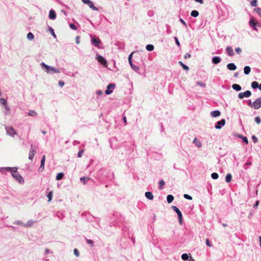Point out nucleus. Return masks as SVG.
<instances>
[{"label":"nucleus","instance_id":"f257e3e1","mask_svg":"<svg viewBox=\"0 0 261 261\" xmlns=\"http://www.w3.org/2000/svg\"><path fill=\"white\" fill-rule=\"evenodd\" d=\"M18 168L14 167H1L0 172L2 174H6V172H10L12 177L17 181L19 184L23 185L24 183V180L22 176L17 171Z\"/></svg>","mask_w":261,"mask_h":261},{"label":"nucleus","instance_id":"f03ea898","mask_svg":"<svg viewBox=\"0 0 261 261\" xmlns=\"http://www.w3.org/2000/svg\"><path fill=\"white\" fill-rule=\"evenodd\" d=\"M40 65L42 69L48 74H53L54 73H59L61 72L59 69L48 66L44 62L41 63Z\"/></svg>","mask_w":261,"mask_h":261},{"label":"nucleus","instance_id":"7ed1b4c3","mask_svg":"<svg viewBox=\"0 0 261 261\" xmlns=\"http://www.w3.org/2000/svg\"><path fill=\"white\" fill-rule=\"evenodd\" d=\"M249 24L253 30L256 31H257V27H260V24L258 22H256V20L254 17H251L249 21Z\"/></svg>","mask_w":261,"mask_h":261},{"label":"nucleus","instance_id":"20e7f679","mask_svg":"<svg viewBox=\"0 0 261 261\" xmlns=\"http://www.w3.org/2000/svg\"><path fill=\"white\" fill-rule=\"evenodd\" d=\"M7 134L11 137H14L16 134V130L12 126H5Z\"/></svg>","mask_w":261,"mask_h":261},{"label":"nucleus","instance_id":"39448f33","mask_svg":"<svg viewBox=\"0 0 261 261\" xmlns=\"http://www.w3.org/2000/svg\"><path fill=\"white\" fill-rule=\"evenodd\" d=\"M96 60L98 61L99 63L102 64L104 66H107V60L99 55H97L96 57Z\"/></svg>","mask_w":261,"mask_h":261},{"label":"nucleus","instance_id":"423d86ee","mask_svg":"<svg viewBox=\"0 0 261 261\" xmlns=\"http://www.w3.org/2000/svg\"><path fill=\"white\" fill-rule=\"evenodd\" d=\"M253 108L255 110H258L261 107V96L253 102Z\"/></svg>","mask_w":261,"mask_h":261},{"label":"nucleus","instance_id":"0eeeda50","mask_svg":"<svg viewBox=\"0 0 261 261\" xmlns=\"http://www.w3.org/2000/svg\"><path fill=\"white\" fill-rule=\"evenodd\" d=\"M115 88V84L113 83L109 84L107 87V89L105 91V93L107 95H110L113 92L112 89H114Z\"/></svg>","mask_w":261,"mask_h":261},{"label":"nucleus","instance_id":"6e6552de","mask_svg":"<svg viewBox=\"0 0 261 261\" xmlns=\"http://www.w3.org/2000/svg\"><path fill=\"white\" fill-rule=\"evenodd\" d=\"M225 124V120L224 119H222L220 121H218L215 126L216 129H220Z\"/></svg>","mask_w":261,"mask_h":261},{"label":"nucleus","instance_id":"1a4fd4ad","mask_svg":"<svg viewBox=\"0 0 261 261\" xmlns=\"http://www.w3.org/2000/svg\"><path fill=\"white\" fill-rule=\"evenodd\" d=\"M222 59L219 56H214L212 59V62L214 64H218L221 62Z\"/></svg>","mask_w":261,"mask_h":261},{"label":"nucleus","instance_id":"9d476101","mask_svg":"<svg viewBox=\"0 0 261 261\" xmlns=\"http://www.w3.org/2000/svg\"><path fill=\"white\" fill-rule=\"evenodd\" d=\"M100 42V40L96 37H93L91 39V43L95 46H98Z\"/></svg>","mask_w":261,"mask_h":261},{"label":"nucleus","instance_id":"9b49d317","mask_svg":"<svg viewBox=\"0 0 261 261\" xmlns=\"http://www.w3.org/2000/svg\"><path fill=\"white\" fill-rule=\"evenodd\" d=\"M226 51L228 56L232 57L234 55V52L232 47L227 46L226 48Z\"/></svg>","mask_w":261,"mask_h":261},{"label":"nucleus","instance_id":"f8f14e48","mask_svg":"<svg viewBox=\"0 0 261 261\" xmlns=\"http://www.w3.org/2000/svg\"><path fill=\"white\" fill-rule=\"evenodd\" d=\"M48 17L49 19L52 20L56 18V13L54 10H50L49 11Z\"/></svg>","mask_w":261,"mask_h":261},{"label":"nucleus","instance_id":"ddd939ff","mask_svg":"<svg viewBox=\"0 0 261 261\" xmlns=\"http://www.w3.org/2000/svg\"><path fill=\"white\" fill-rule=\"evenodd\" d=\"M227 67L229 70L231 71L235 70L237 69L236 65L233 63H228L227 65Z\"/></svg>","mask_w":261,"mask_h":261},{"label":"nucleus","instance_id":"4468645a","mask_svg":"<svg viewBox=\"0 0 261 261\" xmlns=\"http://www.w3.org/2000/svg\"><path fill=\"white\" fill-rule=\"evenodd\" d=\"M145 196L149 200H153L154 198L152 193L149 191L145 192Z\"/></svg>","mask_w":261,"mask_h":261},{"label":"nucleus","instance_id":"2eb2a0df","mask_svg":"<svg viewBox=\"0 0 261 261\" xmlns=\"http://www.w3.org/2000/svg\"><path fill=\"white\" fill-rule=\"evenodd\" d=\"M35 223H36L35 221H33L32 220H30L28 221L27 223L23 224V226L27 227H30L32 226Z\"/></svg>","mask_w":261,"mask_h":261},{"label":"nucleus","instance_id":"dca6fc26","mask_svg":"<svg viewBox=\"0 0 261 261\" xmlns=\"http://www.w3.org/2000/svg\"><path fill=\"white\" fill-rule=\"evenodd\" d=\"M232 88L233 90L237 91H240L242 89L241 86L237 84H232Z\"/></svg>","mask_w":261,"mask_h":261},{"label":"nucleus","instance_id":"f3484780","mask_svg":"<svg viewBox=\"0 0 261 261\" xmlns=\"http://www.w3.org/2000/svg\"><path fill=\"white\" fill-rule=\"evenodd\" d=\"M220 114H221L220 112L218 110L213 111H212L211 113V115L214 117H217L220 116Z\"/></svg>","mask_w":261,"mask_h":261},{"label":"nucleus","instance_id":"a211bd4d","mask_svg":"<svg viewBox=\"0 0 261 261\" xmlns=\"http://www.w3.org/2000/svg\"><path fill=\"white\" fill-rule=\"evenodd\" d=\"M225 180L227 183H229L232 180V175L230 173L227 174Z\"/></svg>","mask_w":261,"mask_h":261},{"label":"nucleus","instance_id":"6ab92c4d","mask_svg":"<svg viewBox=\"0 0 261 261\" xmlns=\"http://www.w3.org/2000/svg\"><path fill=\"white\" fill-rule=\"evenodd\" d=\"M251 71V68L249 66H246L244 68V73L246 75H248Z\"/></svg>","mask_w":261,"mask_h":261},{"label":"nucleus","instance_id":"aec40b11","mask_svg":"<svg viewBox=\"0 0 261 261\" xmlns=\"http://www.w3.org/2000/svg\"><path fill=\"white\" fill-rule=\"evenodd\" d=\"M35 151L33 149L32 145H31V150L30 151L29 158L30 160H32Z\"/></svg>","mask_w":261,"mask_h":261},{"label":"nucleus","instance_id":"412c9836","mask_svg":"<svg viewBox=\"0 0 261 261\" xmlns=\"http://www.w3.org/2000/svg\"><path fill=\"white\" fill-rule=\"evenodd\" d=\"M64 176V174L63 172H60L57 174L56 177V179L57 180H61Z\"/></svg>","mask_w":261,"mask_h":261},{"label":"nucleus","instance_id":"4be33fe9","mask_svg":"<svg viewBox=\"0 0 261 261\" xmlns=\"http://www.w3.org/2000/svg\"><path fill=\"white\" fill-rule=\"evenodd\" d=\"M174 200V196L172 195H168L167 196V201L168 203H171Z\"/></svg>","mask_w":261,"mask_h":261},{"label":"nucleus","instance_id":"5701e85b","mask_svg":"<svg viewBox=\"0 0 261 261\" xmlns=\"http://www.w3.org/2000/svg\"><path fill=\"white\" fill-rule=\"evenodd\" d=\"M89 179H90V178L86 177V176L82 177L80 179V181L81 182H83V184L84 185L86 184Z\"/></svg>","mask_w":261,"mask_h":261},{"label":"nucleus","instance_id":"b1692460","mask_svg":"<svg viewBox=\"0 0 261 261\" xmlns=\"http://www.w3.org/2000/svg\"><path fill=\"white\" fill-rule=\"evenodd\" d=\"M238 137L241 139H242V141L244 143H245V144H248V139L246 137H245V136H243V135H239L238 136Z\"/></svg>","mask_w":261,"mask_h":261},{"label":"nucleus","instance_id":"393cba45","mask_svg":"<svg viewBox=\"0 0 261 261\" xmlns=\"http://www.w3.org/2000/svg\"><path fill=\"white\" fill-rule=\"evenodd\" d=\"M87 5L93 10H95V11L98 10V8L94 6L93 3L91 1H90V3H88Z\"/></svg>","mask_w":261,"mask_h":261},{"label":"nucleus","instance_id":"a878e982","mask_svg":"<svg viewBox=\"0 0 261 261\" xmlns=\"http://www.w3.org/2000/svg\"><path fill=\"white\" fill-rule=\"evenodd\" d=\"M132 69L136 72H138L139 70V67L137 66H136L133 64V62H131V63H129Z\"/></svg>","mask_w":261,"mask_h":261},{"label":"nucleus","instance_id":"bb28decb","mask_svg":"<svg viewBox=\"0 0 261 261\" xmlns=\"http://www.w3.org/2000/svg\"><path fill=\"white\" fill-rule=\"evenodd\" d=\"M28 115L32 117H35L37 115V113L34 110H30L28 113Z\"/></svg>","mask_w":261,"mask_h":261},{"label":"nucleus","instance_id":"cd10ccee","mask_svg":"<svg viewBox=\"0 0 261 261\" xmlns=\"http://www.w3.org/2000/svg\"><path fill=\"white\" fill-rule=\"evenodd\" d=\"M191 15L193 17H196L199 15V12L197 10H193L191 13Z\"/></svg>","mask_w":261,"mask_h":261},{"label":"nucleus","instance_id":"c85d7f7f","mask_svg":"<svg viewBox=\"0 0 261 261\" xmlns=\"http://www.w3.org/2000/svg\"><path fill=\"white\" fill-rule=\"evenodd\" d=\"M159 189L162 190L163 188V186L165 185V183L163 179H161L159 182Z\"/></svg>","mask_w":261,"mask_h":261},{"label":"nucleus","instance_id":"c756f323","mask_svg":"<svg viewBox=\"0 0 261 261\" xmlns=\"http://www.w3.org/2000/svg\"><path fill=\"white\" fill-rule=\"evenodd\" d=\"M154 46L152 44H147L146 46V49L149 51H152L154 49Z\"/></svg>","mask_w":261,"mask_h":261},{"label":"nucleus","instance_id":"7c9ffc66","mask_svg":"<svg viewBox=\"0 0 261 261\" xmlns=\"http://www.w3.org/2000/svg\"><path fill=\"white\" fill-rule=\"evenodd\" d=\"M27 37L29 40H32L34 38V35L32 33L29 32L28 33Z\"/></svg>","mask_w":261,"mask_h":261},{"label":"nucleus","instance_id":"2f4dec72","mask_svg":"<svg viewBox=\"0 0 261 261\" xmlns=\"http://www.w3.org/2000/svg\"><path fill=\"white\" fill-rule=\"evenodd\" d=\"M181 259L184 260H187L189 259V254H187V253H183L182 255H181Z\"/></svg>","mask_w":261,"mask_h":261},{"label":"nucleus","instance_id":"473e14b6","mask_svg":"<svg viewBox=\"0 0 261 261\" xmlns=\"http://www.w3.org/2000/svg\"><path fill=\"white\" fill-rule=\"evenodd\" d=\"M178 219L179 221V223L180 225L182 224L183 221H182V215L181 212L179 214H177Z\"/></svg>","mask_w":261,"mask_h":261},{"label":"nucleus","instance_id":"72a5a7b5","mask_svg":"<svg viewBox=\"0 0 261 261\" xmlns=\"http://www.w3.org/2000/svg\"><path fill=\"white\" fill-rule=\"evenodd\" d=\"M258 83L257 82L254 81L251 83V87L253 89H256L258 88Z\"/></svg>","mask_w":261,"mask_h":261},{"label":"nucleus","instance_id":"f704fd0d","mask_svg":"<svg viewBox=\"0 0 261 261\" xmlns=\"http://www.w3.org/2000/svg\"><path fill=\"white\" fill-rule=\"evenodd\" d=\"M171 208L176 213L177 215L181 213L180 211L179 210L178 207H177L176 206L172 205L171 206Z\"/></svg>","mask_w":261,"mask_h":261},{"label":"nucleus","instance_id":"c9c22d12","mask_svg":"<svg viewBox=\"0 0 261 261\" xmlns=\"http://www.w3.org/2000/svg\"><path fill=\"white\" fill-rule=\"evenodd\" d=\"M179 64L182 66L183 69L186 71H188L189 69V68L185 64H184L182 62L179 61Z\"/></svg>","mask_w":261,"mask_h":261},{"label":"nucleus","instance_id":"e433bc0d","mask_svg":"<svg viewBox=\"0 0 261 261\" xmlns=\"http://www.w3.org/2000/svg\"><path fill=\"white\" fill-rule=\"evenodd\" d=\"M211 177L213 179H217L219 177L218 174L216 172H213L211 174Z\"/></svg>","mask_w":261,"mask_h":261},{"label":"nucleus","instance_id":"4c0bfd02","mask_svg":"<svg viewBox=\"0 0 261 261\" xmlns=\"http://www.w3.org/2000/svg\"><path fill=\"white\" fill-rule=\"evenodd\" d=\"M254 11L256 12L258 16L261 18V8H255L254 9Z\"/></svg>","mask_w":261,"mask_h":261},{"label":"nucleus","instance_id":"58836bf2","mask_svg":"<svg viewBox=\"0 0 261 261\" xmlns=\"http://www.w3.org/2000/svg\"><path fill=\"white\" fill-rule=\"evenodd\" d=\"M244 97H246V94H245V92H241L240 93H239L238 94V98L242 99L243 98H244Z\"/></svg>","mask_w":261,"mask_h":261},{"label":"nucleus","instance_id":"ea45409f","mask_svg":"<svg viewBox=\"0 0 261 261\" xmlns=\"http://www.w3.org/2000/svg\"><path fill=\"white\" fill-rule=\"evenodd\" d=\"M193 143L195 144V145L198 147H200L201 146V143L199 142V141H197V138H195L194 140H193Z\"/></svg>","mask_w":261,"mask_h":261},{"label":"nucleus","instance_id":"a19ab883","mask_svg":"<svg viewBox=\"0 0 261 261\" xmlns=\"http://www.w3.org/2000/svg\"><path fill=\"white\" fill-rule=\"evenodd\" d=\"M47 197L48 199V202L50 201L52 199V198H53V192L52 191H50L49 192L47 195Z\"/></svg>","mask_w":261,"mask_h":261},{"label":"nucleus","instance_id":"79ce46f5","mask_svg":"<svg viewBox=\"0 0 261 261\" xmlns=\"http://www.w3.org/2000/svg\"><path fill=\"white\" fill-rule=\"evenodd\" d=\"M0 103L2 105L6 106L7 105V100L6 99L1 98H0Z\"/></svg>","mask_w":261,"mask_h":261},{"label":"nucleus","instance_id":"37998d69","mask_svg":"<svg viewBox=\"0 0 261 261\" xmlns=\"http://www.w3.org/2000/svg\"><path fill=\"white\" fill-rule=\"evenodd\" d=\"M86 242L87 244L90 245L91 247L94 246V242L93 240H90V239H86Z\"/></svg>","mask_w":261,"mask_h":261},{"label":"nucleus","instance_id":"c03bdc74","mask_svg":"<svg viewBox=\"0 0 261 261\" xmlns=\"http://www.w3.org/2000/svg\"><path fill=\"white\" fill-rule=\"evenodd\" d=\"M115 138H111L110 139V146H111V147L112 148V149H114V148H117V146H113V144H112V142L113 141H115Z\"/></svg>","mask_w":261,"mask_h":261},{"label":"nucleus","instance_id":"a18cd8bd","mask_svg":"<svg viewBox=\"0 0 261 261\" xmlns=\"http://www.w3.org/2000/svg\"><path fill=\"white\" fill-rule=\"evenodd\" d=\"M257 0H252V1L250 2V5H251L252 7H256V6H257Z\"/></svg>","mask_w":261,"mask_h":261},{"label":"nucleus","instance_id":"49530a36","mask_svg":"<svg viewBox=\"0 0 261 261\" xmlns=\"http://www.w3.org/2000/svg\"><path fill=\"white\" fill-rule=\"evenodd\" d=\"M49 31L50 32L51 34L53 35V36H54L55 38L56 37V35L54 32V30L52 28L49 27Z\"/></svg>","mask_w":261,"mask_h":261},{"label":"nucleus","instance_id":"de8ad7c7","mask_svg":"<svg viewBox=\"0 0 261 261\" xmlns=\"http://www.w3.org/2000/svg\"><path fill=\"white\" fill-rule=\"evenodd\" d=\"M184 197L186 199H188V200H192V197L190 195H189V194H185L184 195Z\"/></svg>","mask_w":261,"mask_h":261},{"label":"nucleus","instance_id":"09e8293b","mask_svg":"<svg viewBox=\"0 0 261 261\" xmlns=\"http://www.w3.org/2000/svg\"><path fill=\"white\" fill-rule=\"evenodd\" d=\"M255 121L257 124H260L261 123V119L259 116H256L255 118Z\"/></svg>","mask_w":261,"mask_h":261},{"label":"nucleus","instance_id":"8fccbe9b","mask_svg":"<svg viewBox=\"0 0 261 261\" xmlns=\"http://www.w3.org/2000/svg\"><path fill=\"white\" fill-rule=\"evenodd\" d=\"M74 254L76 257H79L80 255V253L77 249H74L73 250Z\"/></svg>","mask_w":261,"mask_h":261},{"label":"nucleus","instance_id":"3c124183","mask_svg":"<svg viewBox=\"0 0 261 261\" xmlns=\"http://www.w3.org/2000/svg\"><path fill=\"white\" fill-rule=\"evenodd\" d=\"M246 97H249L251 95V92L249 90L245 91Z\"/></svg>","mask_w":261,"mask_h":261},{"label":"nucleus","instance_id":"603ef678","mask_svg":"<svg viewBox=\"0 0 261 261\" xmlns=\"http://www.w3.org/2000/svg\"><path fill=\"white\" fill-rule=\"evenodd\" d=\"M4 108H5V110H4V112L6 114H7L8 112L9 111L10 109L7 105L5 106Z\"/></svg>","mask_w":261,"mask_h":261},{"label":"nucleus","instance_id":"864d4df0","mask_svg":"<svg viewBox=\"0 0 261 261\" xmlns=\"http://www.w3.org/2000/svg\"><path fill=\"white\" fill-rule=\"evenodd\" d=\"M83 152H84L83 149L80 150L77 153V157L81 158L83 155Z\"/></svg>","mask_w":261,"mask_h":261},{"label":"nucleus","instance_id":"5fc2aeb1","mask_svg":"<svg viewBox=\"0 0 261 261\" xmlns=\"http://www.w3.org/2000/svg\"><path fill=\"white\" fill-rule=\"evenodd\" d=\"M205 243L206 245L208 247H212L213 246L208 239H206Z\"/></svg>","mask_w":261,"mask_h":261},{"label":"nucleus","instance_id":"6e6d98bb","mask_svg":"<svg viewBox=\"0 0 261 261\" xmlns=\"http://www.w3.org/2000/svg\"><path fill=\"white\" fill-rule=\"evenodd\" d=\"M69 27L71 29L73 30H76L77 29L76 25H74L73 23H70Z\"/></svg>","mask_w":261,"mask_h":261},{"label":"nucleus","instance_id":"4d7b16f0","mask_svg":"<svg viewBox=\"0 0 261 261\" xmlns=\"http://www.w3.org/2000/svg\"><path fill=\"white\" fill-rule=\"evenodd\" d=\"M13 224H16V225H22L23 224L22 222L20 220L15 221V222H14Z\"/></svg>","mask_w":261,"mask_h":261},{"label":"nucleus","instance_id":"13d9d810","mask_svg":"<svg viewBox=\"0 0 261 261\" xmlns=\"http://www.w3.org/2000/svg\"><path fill=\"white\" fill-rule=\"evenodd\" d=\"M247 105L248 106L253 108V102H252L251 99H248L247 100Z\"/></svg>","mask_w":261,"mask_h":261},{"label":"nucleus","instance_id":"bf43d9fd","mask_svg":"<svg viewBox=\"0 0 261 261\" xmlns=\"http://www.w3.org/2000/svg\"><path fill=\"white\" fill-rule=\"evenodd\" d=\"M179 21H180V22L182 24H183L184 25V26H185V27H186V28L187 27V23L186 22V21H185L184 20H183L182 18H180V19H179Z\"/></svg>","mask_w":261,"mask_h":261},{"label":"nucleus","instance_id":"052dcab7","mask_svg":"<svg viewBox=\"0 0 261 261\" xmlns=\"http://www.w3.org/2000/svg\"><path fill=\"white\" fill-rule=\"evenodd\" d=\"M197 85L202 87H205V84L203 83L202 82H197Z\"/></svg>","mask_w":261,"mask_h":261},{"label":"nucleus","instance_id":"680f3d73","mask_svg":"<svg viewBox=\"0 0 261 261\" xmlns=\"http://www.w3.org/2000/svg\"><path fill=\"white\" fill-rule=\"evenodd\" d=\"M44 165L45 164H40V167L39 168V169H38V171L39 172L42 171H43L44 170Z\"/></svg>","mask_w":261,"mask_h":261},{"label":"nucleus","instance_id":"e2e57ef3","mask_svg":"<svg viewBox=\"0 0 261 261\" xmlns=\"http://www.w3.org/2000/svg\"><path fill=\"white\" fill-rule=\"evenodd\" d=\"M236 53L240 54L242 53V49L240 47H237L235 49Z\"/></svg>","mask_w":261,"mask_h":261},{"label":"nucleus","instance_id":"0e129e2a","mask_svg":"<svg viewBox=\"0 0 261 261\" xmlns=\"http://www.w3.org/2000/svg\"><path fill=\"white\" fill-rule=\"evenodd\" d=\"M134 53H132L128 56V62H129V63H131V62H132V55Z\"/></svg>","mask_w":261,"mask_h":261},{"label":"nucleus","instance_id":"69168bd1","mask_svg":"<svg viewBox=\"0 0 261 261\" xmlns=\"http://www.w3.org/2000/svg\"><path fill=\"white\" fill-rule=\"evenodd\" d=\"M174 39L175 41V43L178 46H180V42H179L177 38L176 37H174Z\"/></svg>","mask_w":261,"mask_h":261},{"label":"nucleus","instance_id":"338daca9","mask_svg":"<svg viewBox=\"0 0 261 261\" xmlns=\"http://www.w3.org/2000/svg\"><path fill=\"white\" fill-rule=\"evenodd\" d=\"M252 139L254 143H256L258 141L257 138L255 136H252Z\"/></svg>","mask_w":261,"mask_h":261},{"label":"nucleus","instance_id":"774afa93","mask_svg":"<svg viewBox=\"0 0 261 261\" xmlns=\"http://www.w3.org/2000/svg\"><path fill=\"white\" fill-rule=\"evenodd\" d=\"M259 202V201L258 200H256L255 204L253 205V207L256 208L258 206Z\"/></svg>","mask_w":261,"mask_h":261}]
</instances>
